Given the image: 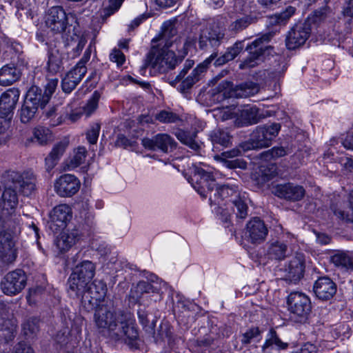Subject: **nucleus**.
<instances>
[{
    "label": "nucleus",
    "mask_w": 353,
    "mask_h": 353,
    "mask_svg": "<svg viewBox=\"0 0 353 353\" xmlns=\"http://www.w3.org/2000/svg\"><path fill=\"white\" fill-rule=\"evenodd\" d=\"M195 185L194 188L203 197H209L210 205L214 206L213 211L223 222H227L232 212H235L238 218L245 219L248 214V206L244 194L241 195L238 187L234 185L217 186L212 174L202 168L195 166L192 177Z\"/></svg>",
    "instance_id": "obj_1"
},
{
    "label": "nucleus",
    "mask_w": 353,
    "mask_h": 353,
    "mask_svg": "<svg viewBox=\"0 0 353 353\" xmlns=\"http://www.w3.org/2000/svg\"><path fill=\"white\" fill-rule=\"evenodd\" d=\"M217 57V53H212L203 63L199 64L192 72L188 74V72L193 67L194 62L193 60L188 59L185 61L183 68L180 71L175 79L170 81L172 86L176 87V84L181 81L177 86V90L183 93H187L198 82L207 71L210 63Z\"/></svg>",
    "instance_id": "obj_2"
},
{
    "label": "nucleus",
    "mask_w": 353,
    "mask_h": 353,
    "mask_svg": "<svg viewBox=\"0 0 353 353\" xmlns=\"http://www.w3.org/2000/svg\"><path fill=\"white\" fill-rule=\"evenodd\" d=\"M96 266L88 260H83L78 263L70 274L68 283L69 290L75 296H83L95 274Z\"/></svg>",
    "instance_id": "obj_3"
},
{
    "label": "nucleus",
    "mask_w": 353,
    "mask_h": 353,
    "mask_svg": "<svg viewBox=\"0 0 353 353\" xmlns=\"http://www.w3.org/2000/svg\"><path fill=\"white\" fill-rule=\"evenodd\" d=\"M273 33L268 32L254 40L246 48L249 56L239 64L241 70L252 68L262 61V57L270 55L273 52V47L268 43L273 37Z\"/></svg>",
    "instance_id": "obj_4"
},
{
    "label": "nucleus",
    "mask_w": 353,
    "mask_h": 353,
    "mask_svg": "<svg viewBox=\"0 0 353 353\" xmlns=\"http://www.w3.org/2000/svg\"><path fill=\"white\" fill-rule=\"evenodd\" d=\"M281 130L279 123L257 126L250 134V140L241 145L243 150L261 149L268 148Z\"/></svg>",
    "instance_id": "obj_5"
},
{
    "label": "nucleus",
    "mask_w": 353,
    "mask_h": 353,
    "mask_svg": "<svg viewBox=\"0 0 353 353\" xmlns=\"http://www.w3.org/2000/svg\"><path fill=\"white\" fill-rule=\"evenodd\" d=\"M191 45V41L188 40L184 41L182 52L179 50H178L179 54L178 57H176L173 50H163L154 55L150 60V65L152 68L159 70L160 72H166L170 70H172L188 54V48Z\"/></svg>",
    "instance_id": "obj_6"
},
{
    "label": "nucleus",
    "mask_w": 353,
    "mask_h": 353,
    "mask_svg": "<svg viewBox=\"0 0 353 353\" xmlns=\"http://www.w3.org/2000/svg\"><path fill=\"white\" fill-rule=\"evenodd\" d=\"M3 178L5 181L14 184L23 196H30L36 191V176L31 170L22 172L8 170Z\"/></svg>",
    "instance_id": "obj_7"
},
{
    "label": "nucleus",
    "mask_w": 353,
    "mask_h": 353,
    "mask_svg": "<svg viewBox=\"0 0 353 353\" xmlns=\"http://www.w3.org/2000/svg\"><path fill=\"white\" fill-rule=\"evenodd\" d=\"M219 97L224 98H247L257 94L260 90L258 83L252 81H247L236 86L230 81H223L219 85Z\"/></svg>",
    "instance_id": "obj_8"
},
{
    "label": "nucleus",
    "mask_w": 353,
    "mask_h": 353,
    "mask_svg": "<svg viewBox=\"0 0 353 353\" xmlns=\"http://www.w3.org/2000/svg\"><path fill=\"white\" fill-rule=\"evenodd\" d=\"M57 82V79L50 81L44 90L36 85L31 86L26 93L25 100L38 109L44 108L54 92Z\"/></svg>",
    "instance_id": "obj_9"
},
{
    "label": "nucleus",
    "mask_w": 353,
    "mask_h": 353,
    "mask_svg": "<svg viewBox=\"0 0 353 353\" xmlns=\"http://www.w3.org/2000/svg\"><path fill=\"white\" fill-rule=\"evenodd\" d=\"M225 39L224 30L216 24H209L200 30L199 46L201 50L219 47Z\"/></svg>",
    "instance_id": "obj_10"
},
{
    "label": "nucleus",
    "mask_w": 353,
    "mask_h": 353,
    "mask_svg": "<svg viewBox=\"0 0 353 353\" xmlns=\"http://www.w3.org/2000/svg\"><path fill=\"white\" fill-rule=\"evenodd\" d=\"M268 234L267 225L259 217L250 219L246 224L244 236L249 243L259 245L264 242Z\"/></svg>",
    "instance_id": "obj_11"
},
{
    "label": "nucleus",
    "mask_w": 353,
    "mask_h": 353,
    "mask_svg": "<svg viewBox=\"0 0 353 353\" xmlns=\"http://www.w3.org/2000/svg\"><path fill=\"white\" fill-rule=\"evenodd\" d=\"M27 278L22 270H16L8 273L1 281V290L7 295H15L26 285Z\"/></svg>",
    "instance_id": "obj_12"
},
{
    "label": "nucleus",
    "mask_w": 353,
    "mask_h": 353,
    "mask_svg": "<svg viewBox=\"0 0 353 353\" xmlns=\"http://www.w3.org/2000/svg\"><path fill=\"white\" fill-rule=\"evenodd\" d=\"M46 26L54 33L63 32L68 25V15L61 6H54L50 8L46 16Z\"/></svg>",
    "instance_id": "obj_13"
},
{
    "label": "nucleus",
    "mask_w": 353,
    "mask_h": 353,
    "mask_svg": "<svg viewBox=\"0 0 353 353\" xmlns=\"http://www.w3.org/2000/svg\"><path fill=\"white\" fill-rule=\"evenodd\" d=\"M79 180L73 174H65L54 183V190L61 197H70L75 194L80 188Z\"/></svg>",
    "instance_id": "obj_14"
},
{
    "label": "nucleus",
    "mask_w": 353,
    "mask_h": 353,
    "mask_svg": "<svg viewBox=\"0 0 353 353\" xmlns=\"http://www.w3.org/2000/svg\"><path fill=\"white\" fill-rule=\"evenodd\" d=\"M307 17L304 23L296 24L290 31H289L285 42L286 46L289 50H294L304 44L308 38L309 23Z\"/></svg>",
    "instance_id": "obj_15"
},
{
    "label": "nucleus",
    "mask_w": 353,
    "mask_h": 353,
    "mask_svg": "<svg viewBox=\"0 0 353 353\" xmlns=\"http://www.w3.org/2000/svg\"><path fill=\"white\" fill-rule=\"evenodd\" d=\"M72 218L70 207L66 204H61L53 208L50 213V228L54 232L64 228Z\"/></svg>",
    "instance_id": "obj_16"
},
{
    "label": "nucleus",
    "mask_w": 353,
    "mask_h": 353,
    "mask_svg": "<svg viewBox=\"0 0 353 353\" xmlns=\"http://www.w3.org/2000/svg\"><path fill=\"white\" fill-rule=\"evenodd\" d=\"M141 143L146 149L159 150L165 153L168 152L169 150H172L176 146L174 140L167 134H158L151 139L143 138Z\"/></svg>",
    "instance_id": "obj_17"
},
{
    "label": "nucleus",
    "mask_w": 353,
    "mask_h": 353,
    "mask_svg": "<svg viewBox=\"0 0 353 353\" xmlns=\"http://www.w3.org/2000/svg\"><path fill=\"white\" fill-rule=\"evenodd\" d=\"M305 193V190L302 186L292 183L276 185L274 190V194L276 196L291 201L302 199Z\"/></svg>",
    "instance_id": "obj_18"
},
{
    "label": "nucleus",
    "mask_w": 353,
    "mask_h": 353,
    "mask_svg": "<svg viewBox=\"0 0 353 353\" xmlns=\"http://www.w3.org/2000/svg\"><path fill=\"white\" fill-rule=\"evenodd\" d=\"M313 292L318 299L329 301L336 292V285L327 276L321 277L314 283Z\"/></svg>",
    "instance_id": "obj_19"
},
{
    "label": "nucleus",
    "mask_w": 353,
    "mask_h": 353,
    "mask_svg": "<svg viewBox=\"0 0 353 353\" xmlns=\"http://www.w3.org/2000/svg\"><path fill=\"white\" fill-rule=\"evenodd\" d=\"M3 228V221L0 217V258L3 263H11L17 258V250L14 249L10 236L8 234L2 236Z\"/></svg>",
    "instance_id": "obj_20"
},
{
    "label": "nucleus",
    "mask_w": 353,
    "mask_h": 353,
    "mask_svg": "<svg viewBox=\"0 0 353 353\" xmlns=\"http://www.w3.org/2000/svg\"><path fill=\"white\" fill-rule=\"evenodd\" d=\"M304 256L297 254L284 268L285 279L290 282H296L303 276L305 270Z\"/></svg>",
    "instance_id": "obj_21"
},
{
    "label": "nucleus",
    "mask_w": 353,
    "mask_h": 353,
    "mask_svg": "<svg viewBox=\"0 0 353 353\" xmlns=\"http://www.w3.org/2000/svg\"><path fill=\"white\" fill-rule=\"evenodd\" d=\"M309 299L307 296L300 292H292L288 298L289 310L300 317L307 316V305Z\"/></svg>",
    "instance_id": "obj_22"
},
{
    "label": "nucleus",
    "mask_w": 353,
    "mask_h": 353,
    "mask_svg": "<svg viewBox=\"0 0 353 353\" xmlns=\"http://www.w3.org/2000/svg\"><path fill=\"white\" fill-rule=\"evenodd\" d=\"M20 95L19 89L12 88L3 92L0 98V114L8 117L12 112Z\"/></svg>",
    "instance_id": "obj_23"
},
{
    "label": "nucleus",
    "mask_w": 353,
    "mask_h": 353,
    "mask_svg": "<svg viewBox=\"0 0 353 353\" xmlns=\"http://www.w3.org/2000/svg\"><path fill=\"white\" fill-rule=\"evenodd\" d=\"M267 254L271 259L284 260L289 254L288 245L281 236L277 239H272L268 243Z\"/></svg>",
    "instance_id": "obj_24"
},
{
    "label": "nucleus",
    "mask_w": 353,
    "mask_h": 353,
    "mask_svg": "<svg viewBox=\"0 0 353 353\" xmlns=\"http://www.w3.org/2000/svg\"><path fill=\"white\" fill-rule=\"evenodd\" d=\"M79 239V233L77 229L66 230L61 232L55 240V245L61 252L70 249Z\"/></svg>",
    "instance_id": "obj_25"
},
{
    "label": "nucleus",
    "mask_w": 353,
    "mask_h": 353,
    "mask_svg": "<svg viewBox=\"0 0 353 353\" xmlns=\"http://www.w3.org/2000/svg\"><path fill=\"white\" fill-rule=\"evenodd\" d=\"M176 23V19L163 23L162 32L159 38V45H163L165 47L169 48L172 46L174 42L177 41Z\"/></svg>",
    "instance_id": "obj_26"
},
{
    "label": "nucleus",
    "mask_w": 353,
    "mask_h": 353,
    "mask_svg": "<svg viewBox=\"0 0 353 353\" xmlns=\"http://www.w3.org/2000/svg\"><path fill=\"white\" fill-rule=\"evenodd\" d=\"M94 320L99 328H107L112 331L117 326L113 312L105 307H101L96 310Z\"/></svg>",
    "instance_id": "obj_27"
},
{
    "label": "nucleus",
    "mask_w": 353,
    "mask_h": 353,
    "mask_svg": "<svg viewBox=\"0 0 353 353\" xmlns=\"http://www.w3.org/2000/svg\"><path fill=\"white\" fill-rule=\"evenodd\" d=\"M21 74L19 69L14 65H6L0 69V85H10L17 81L20 79Z\"/></svg>",
    "instance_id": "obj_28"
},
{
    "label": "nucleus",
    "mask_w": 353,
    "mask_h": 353,
    "mask_svg": "<svg viewBox=\"0 0 353 353\" xmlns=\"http://www.w3.org/2000/svg\"><path fill=\"white\" fill-rule=\"evenodd\" d=\"M259 109L254 105H246L239 113V120L242 125H248L259 123L261 119Z\"/></svg>",
    "instance_id": "obj_29"
},
{
    "label": "nucleus",
    "mask_w": 353,
    "mask_h": 353,
    "mask_svg": "<svg viewBox=\"0 0 353 353\" xmlns=\"http://www.w3.org/2000/svg\"><path fill=\"white\" fill-rule=\"evenodd\" d=\"M19 203L18 196L15 190L7 188L3 192L0 201V210L8 213L14 210Z\"/></svg>",
    "instance_id": "obj_30"
},
{
    "label": "nucleus",
    "mask_w": 353,
    "mask_h": 353,
    "mask_svg": "<svg viewBox=\"0 0 353 353\" xmlns=\"http://www.w3.org/2000/svg\"><path fill=\"white\" fill-rule=\"evenodd\" d=\"M48 70L52 74H56L63 70V57L57 49H51L49 52Z\"/></svg>",
    "instance_id": "obj_31"
},
{
    "label": "nucleus",
    "mask_w": 353,
    "mask_h": 353,
    "mask_svg": "<svg viewBox=\"0 0 353 353\" xmlns=\"http://www.w3.org/2000/svg\"><path fill=\"white\" fill-rule=\"evenodd\" d=\"M87 150L83 146L74 149L72 154L66 160L65 167L68 170H73L84 163L87 157Z\"/></svg>",
    "instance_id": "obj_32"
},
{
    "label": "nucleus",
    "mask_w": 353,
    "mask_h": 353,
    "mask_svg": "<svg viewBox=\"0 0 353 353\" xmlns=\"http://www.w3.org/2000/svg\"><path fill=\"white\" fill-rule=\"evenodd\" d=\"M112 338L119 342H124L130 348L138 349L139 347L141 340L138 336V332H112Z\"/></svg>",
    "instance_id": "obj_33"
},
{
    "label": "nucleus",
    "mask_w": 353,
    "mask_h": 353,
    "mask_svg": "<svg viewBox=\"0 0 353 353\" xmlns=\"http://www.w3.org/2000/svg\"><path fill=\"white\" fill-rule=\"evenodd\" d=\"M86 292L90 294L92 299L98 301H102L106 295L107 286L101 281H94L88 285Z\"/></svg>",
    "instance_id": "obj_34"
},
{
    "label": "nucleus",
    "mask_w": 353,
    "mask_h": 353,
    "mask_svg": "<svg viewBox=\"0 0 353 353\" xmlns=\"http://www.w3.org/2000/svg\"><path fill=\"white\" fill-rule=\"evenodd\" d=\"M116 323L117 326L115 329L118 327V329L123 331H136L135 319L131 313L120 312Z\"/></svg>",
    "instance_id": "obj_35"
},
{
    "label": "nucleus",
    "mask_w": 353,
    "mask_h": 353,
    "mask_svg": "<svg viewBox=\"0 0 353 353\" xmlns=\"http://www.w3.org/2000/svg\"><path fill=\"white\" fill-rule=\"evenodd\" d=\"M331 262L337 268L349 270L353 268V259L347 254L339 252L331 256Z\"/></svg>",
    "instance_id": "obj_36"
},
{
    "label": "nucleus",
    "mask_w": 353,
    "mask_h": 353,
    "mask_svg": "<svg viewBox=\"0 0 353 353\" xmlns=\"http://www.w3.org/2000/svg\"><path fill=\"white\" fill-rule=\"evenodd\" d=\"M150 288L151 285L145 281L139 282L137 285L131 290L129 294V303L132 305H135L139 301L141 295L145 292H148Z\"/></svg>",
    "instance_id": "obj_37"
},
{
    "label": "nucleus",
    "mask_w": 353,
    "mask_h": 353,
    "mask_svg": "<svg viewBox=\"0 0 353 353\" xmlns=\"http://www.w3.org/2000/svg\"><path fill=\"white\" fill-rule=\"evenodd\" d=\"M68 144L65 142H59L55 144L49 154L46 158V163L49 167L53 168L56 161L63 154Z\"/></svg>",
    "instance_id": "obj_38"
},
{
    "label": "nucleus",
    "mask_w": 353,
    "mask_h": 353,
    "mask_svg": "<svg viewBox=\"0 0 353 353\" xmlns=\"http://www.w3.org/2000/svg\"><path fill=\"white\" fill-rule=\"evenodd\" d=\"M21 219L19 216L12 218L7 222L6 230L3 229L2 232V236H5L6 234L10 236L11 240L12 241L14 244V249H16L14 239L21 232Z\"/></svg>",
    "instance_id": "obj_39"
},
{
    "label": "nucleus",
    "mask_w": 353,
    "mask_h": 353,
    "mask_svg": "<svg viewBox=\"0 0 353 353\" xmlns=\"http://www.w3.org/2000/svg\"><path fill=\"white\" fill-rule=\"evenodd\" d=\"M38 110L36 106L31 105L27 101L24 100L19 111L20 121L23 123H30L35 117Z\"/></svg>",
    "instance_id": "obj_40"
},
{
    "label": "nucleus",
    "mask_w": 353,
    "mask_h": 353,
    "mask_svg": "<svg viewBox=\"0 0 353 353\" xmlns=\"http://www.w3.org/2000/svg\"><path fill=\"white\" fill-rule=\"evenodd\" d=\"M86 42L87 41L85 38L74 35V37H72V41L70 42L68 41L67 43V46L72 48V50L70 52H68V54L70 55L72 59L78 57L84 48Z\"/></svg>",
    "instance_id": "obj_41"
},
{
    "label": "nucleus",
    "mask_w": 353,
    "mask_h": 353,
    "mask_svg": "<svg viewBox=\"0 0 353 353\" xmlns=\"http://www.w3.org/2000/svg\"><path fill=\"white\" fill-rule=\"evenodd\" d=\"M210 138L213 144H219L224 147H228L231 141L229 132L221 129L214 130L211 133Z\"/></svg>",
    "instance_id": "obj_42"
},
{
    "label": "nucleus",
    "mask_w": 353,
    "mask_h": 353,
    "mask_svg": "<svg viewBox=\"0 0 353 353\" xmlns=\"http://www.w3.org/2000/svg\"><path fill=\"white\" fill-rule=\"evenodd\" d=\"M256 21V18L250 15L237 19L230 26V30L234 32H241Z\"/></svg>",
    "instance_id": "obj_43"
},
{
    "label": "nucleus",
    "mask_w": 353,
    "mask_h": 353,
    "mask_svg": "<svg viewBox=\"0 0 353 353\" xmlns=\"http://www.w3.org/2000/svg\"><path fill=\"white\" fill-rule=\"evenodd\" d=\"M286 154V150L283 147H274L270 150L261 152L259 154V157L262 161L268 162L284 157Z\"/></svg>",
    "instance_id": "obj_44"
},
{
    "label": "nucleus",
    "mask_w": 353,
    "mask_h": 353,
    "mask_svg": "<svg viewBox=\"0 0 353 353\" xmlns=\"http://www.w3.org/2000/svg\"><path fill=\"white\" fill-rule=\"evenodd\" d=\"M175 135L178 140H179L182 143L188 145L191 149L194 150L199 149V146L194 140L196 134H191L190 132L183 130H179L176 132Z\"/></svg>",
    "instance_id": "obj_45"
},
{
    "label": "nucleus",
    "mask_w": 353,
    "mask_h": 353,
    "mask_svg": "<svg viewBox=\"0 0 353 353\" xmlns=\"http://www.w3.org/2000/svg\"><path fill=\"white\" fill-rule=\"evenodd\" d=\"M100 97L99 92L94 91L87 103L83 106L82 112L87 117H90L97 110Z\"/></svg>",
    "instance_id": "obj_46"
},
{
    "label": "nucleus",
    "mask_w": 353,
    "mask_h": 353,
    "mask_svg": "<svg viewBox=\"0 0 353 353\" xmlns=\"http://www.w3.org/2000/svg\"><path fill=\"white\" fill-rule=\"evenodd\" d=\"M276 333V332H270L268 334L265 343L262 347L263 352L273 345H276L280 350H285L288 347V344L281 341Z\"/></svg>",
    "instance_id": "obj_47"
},
{
    "label": "nucleus",
    "mask_w": 353,
    "mask_h": 353,
    "mask_svg": "<svg viewBox=\"0 0 353 353\" xmlns=\"http://www.w3.org/2000/svg\"><path fill=\"white\" fill-rule=\"evenodd\" d=\"M70 337H71L70 332H67V334L65 332H58L55 337L56 341L61 345L63 351L68 353L74 348V343L71 341H69Z\"/></svg>",
    "instance_id": "obj_48"
},
{
    "label": "nucleus",
    "mask_w": 353,
    "mask_h": 353,
    "mask_svg": "<svg viewBox=\"0 0 353 353\" xmlns=\"http://www.w3.org/2000/svg\"><path fill=\"white\" fill-rule=\"evenodd\" d=\"M33 137L39 144L45 145L51 139L52 135L48 128L39 127L34 128L33 131Z\"/></svg>",
    "instance_id": "obj_49"
},
{
    "label": "nucleus",
    "mask_w": 353,
    "mask_h": 353,
    "mask_svg": "<svg viewBox=\"0 0 353 353\" xmlns=\"http://www.w3.org/2000/svg\"><path fill=\"white\" fill-rule=\"evenodd\" d=\"M277 167L275 163H268L267 165H261L259 168L263 180L265 181H270L277 174Z\"/></svg>",
    "instance_id": "obj_50"
},
{
    "label": "nucleus",
    "mask_w": 353,
    "mask_h": 353,
    "mask_svg": "<svg viewBox=\"0 0 353 353\" xmlns=\"http://www.w3.org/2000/svg\"><path fill=\"white\" fill-rule=\"evenodd\" d=\"M45 116L50 119V125L57 126L61 124L65 119L63 114L57 113V107L53 106L45 112Z\"/></svg>",
    "instance_id": "obj_51"
},
{
    "label": "nucleus",
    "mask_w": 353,
    "mask_h": 353,
    "mask_svg": "<svg viewBox=\"0 0 353 353\" xmlns=\"http://www.w3.org/2000/svg\"><path fill=\"white\" fill-rule=\"evenodd\" d=\"M155 119L161 123H175L179 121V117L171 111L161 110L159 112L156 114Z\"/></svg>",
    "instance_id": "obj_52"
},
{
    "label": "nucleus",
    "mask_w": 353,
    "mask_h": 353,
    "mask_svg": "<svg viewBox=\"0 0 353 353\" xmlns=\"http://www.w3.org/2000/svg\"><path fill=\"white\" fill-rule=\"evenodd\" d=\"M334 215L340 220L345 223H353V208L350 205L345 209L336 208L333 210Z\"/></svg>",
    "instance_id": "obj_53"
},
{
    "label": "nucleus",
    "mask_w": 353,
    "mask_h": 353,
    "mask_svg": "<svg viewBox=\"0 0 353 353\" xmlns=\"http://www.w3.org/2000/svg\"><path fill=\"white\" fill-rule=\"evenodd\" d=\"M87 72L86 68L78 67L75 65L65 75L69 77L77 85L81 81Z\"/></svg>",
    "instance_id": "obj_54"
},
{
    "label": "nucleus",
    "mask_w": 353,
    "mask_h": 353,
    "mask_svg": "<svg viewBox=\"0 0 353 353\" xmlns=\"http://www.w3.org/2000/svg\"><path fill=\"white\" fill-rule=\"evenodd\" d=\"M87 72L86 68L78 67L75 65L65 75L69 77L77 85L81 81Z\"/></svg>",
    "instance_id": "obj_55"
},
{
    "label": "nucleus",
    "mask_w": 353,
    "mask_h": 353,
    "mask_svg": "<svg viewBox=\"0 0 353 353\" xmlns=\"http://www.w3.org/2000/svg\"><path fill=\"white\" fill-rule=\"evenodd\" d=\"M42 323L37 317H30L22 323V331H35L41 329Z\"/></svg>",
    "instance_id": "obj_56"
},
{
    "label": "nucleus",
    "mask_w": 353,
    "mask_h": 353,
    "mask_svg": "<svg viewBox=\"0 0 353 353\" xmlns=\"http://www.w3.org/2000/svg\"><path fill=\"white\" fill-rule=\"evenodd\" d=\"M101 126L99 123L92 124L86 133V139L90 144H95L98 140Z\"/></svg>",
    "instance_id": "obj_57"
},
{
    "label": "nucleus",
    "mask_w": 353,
    "mask_h": 353,
    "mask_svg": "<svg viewBox=\"0 0 353 353\" xmlns=\"http://www.w3.org/2000/svg\"><path fill=\"white\" fill-rule=\"evenodd\" d=\"M243 50V43L241 42L234 43L232 47L228 48L225 52L227 59L233 60Z\"/></svg>",
    "instance_id": "obj_58"
},
{
    "label": "nucleus",
    "mask_w": 353,
    "mask_h": 353,
    "mask_svg": "<svg viewBox=\"0 0 353 353\" xmlns=\"http://www.w3.org/2000/svg\"><path fill=\"white\" fill-rule=\"evenodd\" d=\"M110 60L117 63L118 67L121 66L125 61L124 54L119 49H114L110 54Z\"/></svg>",
    "instance_id": "obj_59"
},
{
    "label": "nucleus",
    "mask_w": 353,
    "mask_h": 353,
    "mask_svg": "<svg viewBox=\"0 0 353 353\" xmlns=\"http://www.w3.org/2000/svg\"><path fill=\"white\" fill-rule=\"evenodd\" d=\"M295 8L288 6L286 9L277 15V22L285 23L295 12Z\"/></svg>",
    "instance_id": "obj_60"
},
{
    "label": "nucleus",
    "mask_w": 353,
    "mask_h": 353,
    "mask_svg": "<svg viewBox=\"0 0 353 353\" xmlns=\"http://www.w3.org/2000/svg\"><path fill=\"white\" fill-rule=\"evenodd\" d=\"M12 353H34L32 347L24 341L19 342Z\"/></svg>",
    "instance_id": "obj_61"
},
{
    "label": "nucleus",
    "mask_w": 353,
    "mask_h": 353,
    "mask_svg": "<svg viewBox=\"0 0 353 353\" xmlns=\"http://www.w3.org/2000/svg\"><path fill=\"white\" fill-rule=\"evenodd\" d=\"M77 85L66 75L63 78L61 81L62 90L65 93H70L75 88Z\"/></svg>",
    "instance_id": "obj_62"
},
{
    "label": "nucleus",
    "mask_w": 353,
    "mask_h": 353,
    "mask_svg": "<svg viewBox=\"0 0 353 353\" xmlns=\"http://www.w3.org/2000/svg\"><path fill=\"white\" fill-rule=\"evenodd\" d=\"M92 53V46L91 44L86 48L84 52L83 56L81 59L77 63L76 65L78 67L86 68L85 63L90 60Z\"/></svg>",
    "instance_id": "obj_63"
},
{
    "label": "nucleus",
    "mask_w": 353,
    "mask_h": 353,
    "mask_svg": "<svg viewBox=\"0 0 353 353\" xmlns=\"http://www.w3.org/2000/svg\"><path fill=\"white\" fill-rule=\"evenodd\" d=\"M217 320L216 318H204L203 319V325L201 326L202 329H208L209 330H212L216 329Z\"/></svg>",
    "instance_id": "obj_64"
}]
</instances>
